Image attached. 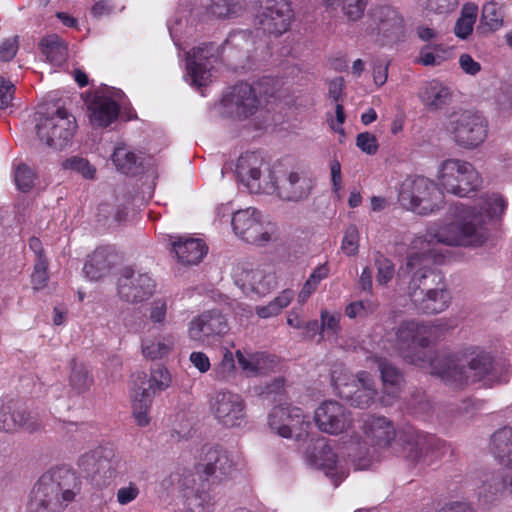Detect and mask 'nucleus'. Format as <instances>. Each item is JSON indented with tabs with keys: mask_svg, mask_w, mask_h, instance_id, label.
Segmentation results:
<instances>
[{
	"mask_svg": "<svg viewBox=\"0 0 512 512\" xmlns=\"http://www.w3.org/2000/svg\"><path fill=\"white\" fill-rule=\"evenodd\" d=\"M507 206V200L501 194H483L472 205L458 203L454 206L457 221L431 223L424 235L413 239L412 252L406 261V269L412 274L408 295L419 313L439 314L451 304L452 296L442 276L432 269L433 264H441L445 260V254L438 246L483 245L488 238L487 226L500 220Z\"/></svg>",
	"mask_w": 512,
	"mask_h": 512,
	"instance_id": "f257e3e1",
	"label": "nucleus"
},
{
	"mask_svg": "<svg viewBox=\"0 0 512 512\" xmlns=\"http://www.w3.org/2000/svg\"><path fill=\"white\" fill-rule=\"evenodd\" d=\"M449 328L441 319L404 320L395 332V348L406 362L429 369L431 375L438 376L454 389H462L476 382L487 387L508 382L510 365L505 361H494L490 353L479 347H467L451 354L426 350Z\"/></svg>",
	"mask_w": 512,
	"mask_h": 512,
	"instance_id": "f03ea898",
	"label": "nucleus"
},
{
	"mask_svg": "<svg viewBox=\"0 0 512 512\" xmlns=\"http://www.w3.org/2000/svg\"><path fill=\"white\" fill-rule=\"evenodd\" d=\"M362 432L366 443L381 449L392 448L413 463L429 464V454L434 453L436 439L415 430H408L396 440V429L391 420L384 416L366 415L362 421Z\"/></svg>",
	"mask_w": 512,
	"mask_h": 512,
	"instance_id": "7ed1b4c3",
	"label": "nucleus"
},
{
	"mask_svg": "<svg viewBox=\"0 0 512 512\" xmlns=\"http://www.w3.org/2000/svg\"><path fill=\"white\" fill-rule=\"evenodd\" d=\"M81 480L69 468L57 467L44 473L34 485L29 512H61L80 493Z\"/></svg>",
	"mask_w": 512,
	"mask_h": 512,
	"instance_id": "20e7f679",
	"label": "nucleus"
},
{
	"mask_svg": "<svg viewBox=\"0 0 512 512\" xmlns=\"http://www.w3.org/2000/svg\"><path fill=\"white\" fill-rule=\"evenodd\" d=\"M256 36L251 31L231 33L222 47L213 43H203L187 53V76L197 87L206 86L211 78L212 63L216 62L229 49H239L246 54L256 45Z\"/></svg>",
	"mask_w": 512,
	"mask_h": 512,
	"instance_id": "39448f33",
	"label": "nucleus"
},
{
	"mask_svg": "<svg viewBox=\"0 0 512 512\" xmlns=\"http://www.w3.org/2000/svg\"><path fill=\"white\" fill-rule=\"evenodd\" d=\"M439 188L446 193L464 198L481 188L482 177L474 165L466 160L450 158L441 162L437 172Z\"/></svg>",
	"mask_w": 512,
	"mask_h": 512,
	"instance_id": "423d86ee",
	"label": "nucleus"
},
{
	"mask_svg": "<svg viewBox=\"0 0 512 512\" xmlns=\"http://www.w3.org/2000/svg\"><path fill=\"white\" fill-rule=\"evenodd\" d=\"M445 130L458 146L474 149L485 141L488 123L478 112L457 110L447 116Z\"/></svg>",
	"mask_w": 512,
	"mask_h": 512,
	"instance_id": "0eeeda50",
	"label": "nucleus"
},
{
	"mask_svg": "<svg viewBox=\"0 0 512 512\" xmlns=\"http://www.w3.org/2000/svg\"><path fill=\"white\" fill-rule=\"evenodd\" d=\"M441 192L436 184L423 176H409L400 186L399 202L419 215H429L440 208Z\"/></svg>",
	"mask_w": 512,
	"mask_h": 512,
	"instance_id": "6e6552de",
	"label": "nucleus"
},
{
	"mask_svg": "<svg viewBox=\"0 0 512 512\" xmlns=\"http://www.w3.org/2000/svg\"><path fill=\"white\" fill-rule=\"evenodd\" d=\"M269 183L264 186V193L276 195L284 201L299 202L311 194L314 183L305 172L283 170L274 166L268 173Z\"/></svg>",
	"mask_w": 512,
	"mask_h": 512,
	"instance_id": "1a4fd4ad",
	"label": "nucleus"
},
{
	"mask_svg": "<svg viewBox=\"0 0 512 512\" xmlns=\"http://www.w3.org/2000/svg\"><path fill=\"white\" fill-rule=\"evenodd\" d=\"M331 381L338 395L357 408H369L378 394L375 382L367 371L350 376L345 370H333Z\"/></svg>",
	"mask_w": 512,
	"mask_h": 512,
	"instance_id": "9d476101",
	"label": "nucleus"
},
{
	"mask_svg": "<svg viewBox=\"0 0 512 512\" xmlns=\"http://www.w3.org/2000/svg\"><path fill=\"white\" fill-rule=\"evenodd\" d=\"M77 129L75 117L65 108H58L48 117H40L36 124L39 139L54 149L66 147Z\"/></svg>",
	"mask_w": 512,
	"mask_h": 512,
	"instance_id": "9b49d317",
	"label": "nucleus"
},
{
	"mask_svg": "<svg viewBox=\"0 0 512 512\" xmlns=\"http://www.w3.org/2000/svg\"><path fill=\"white\" fill-rule=\"evenodd\" d=\"M208 403L210 414L220 425L234 428L246 423V402L241 395L219 390L209 397Z\"/></svg>",
	"mask_w": 512,
	"mask_h": 512,
	"instance_id": "f8f14e48",
	"label": "nucleus"
},
{
	"mask_svg": "<svg viewBox=\"0 0 512 512\" xmlns=\"http://www.w3.org/2000/svg\"><path fill=\"white\" fill-rule=\"evenodd\" d=\"M269 427L283 438L301 439L311 426L309 417L298 407L276 406L268 416Z\"/></svg>",
	"mask_w": 512,
	"mask_h": 512,
	"instance_id": "ddd939ff",
	"label": "nucleus"
},
{
	"mask_svg": "<svg viewBox=\"0 0 512 512\" xmlns=\"http://www.w3.org/2000/svg\"><path fill=\"white\" fill-rule=\"evenodd\" d=\"M232 228L247 243L263 246L272 239V227L265 225L261 213L252 207L233 214Z\"/></svg>",
	"mask_w": 512,
	"mask_h": 512,
	"instance_id": "4468645a",
	"label": "nucleus"
},
{
	"mask_svg": "<svg viewBox=\"0 0 512 512\" xmlns=\"http://www.w3.org/2000/svg\"><path fill=\"white\" fill-rule=\"evenodd\" d=\"M260 107L255 88L247 83L233 86L221 100V112L225 117L244 120L254 115Z\"/></svg>",
	"mask_w": 512,
	"mask_h": 512,
	"instance_id": "2eb2a0df",
	"label": "nucleus"
},
{
	"mask_svg": "<svg viewBox=\"0 0 512 512\" xmlns=\"http://www.w3.org/2000/svg\"><path fill=\"white\" fill-rule=\"evenodd\" d=\"M260 7L259 29L275 36L290 30L295 17L290 0H260Z\"/></svg>",
	"mask_w": 512,
	"mask_h": 512,
	"instance_id": "dca6fc26",
	"label": "nucleus"
},
{
	"mask_svg": "<svg viewBox=\"0 0 512 512\" xmlns=\"http://www.w3.org/2000/svg\"><path fill=\"white\" fill-rule=\"evenodd\" d=\"M148 388H139L132 396L133 415L139 426L150 422L149 410L153 394L166 390L171 384V375L167 368L158 366L151 372Z\"/></svg>",
	"mask_w": 512,
	"mask_h": 512,
	"instance_id": "f3484780",
	"label": "nucleus"
},
{
	"mask_svg": "<svg viewBox=\"0 0 512 512\" xmlns=\"http://www.w3.org/2000/svg\"><path fill=\"white\" fill-rule=\"evenodd\" d=\"M236 472V462L229 452L222 447H209L204 450L203 462L196 466L199 479L215 483L224 482L233 477Z\"/></svg>",
	"mask_w": 512,
	"mask_h": 512,
	"instance_id": "a211bd4d",
	"label": "nucleus"
},
{
	"mask_svg": "<svg viewBox=\"0 0 512 512\" xmlns=\"http://www.w3.org/2000/svg\"><path fill=\"white\" fill-rule=\"evenodd\" d=\"M370 21L367 33L372 36H382L388 41H396L404 35V19L392 6L379 5L373 8L370 12Z\"/></svg>",
	"mask_w": 512,
	"mask_h": 512,
	"instance_id": "6ab92c4d",
	"label": "nucleus"
},
{
	"mask_svg": "<svg viewBox=\"0 0 512 512\" xmlns=\"http://www.w3.org/2000/svg\"><path fill=\"white\" fill-rule=\"evenodd\" d=\"M315 422L319 430L331 435H339L349 430L353 424L351 412L337 401H325L315 410Z\"/></svg>",
	"mask_w": 512,
	"mask_h": 512,
	"instance_id": "aec40b11",
	"label": "nucleus"
},
{
	"mask_svg": "<svg viewBox=\"0 0 512 512\" xmlns=\"http://www.w3.org/2000/svg\"><path fill=\"white\" fill-rule=\"evenodd\" d=\"M305 460L308 465L323 470L331 478L335 487L347 476L346 472L338 467L337 455L325 438H317L312 446H309Z\"/></svg>",
	"mask_w": 512,
	"mask_h": 512,
	"instance_id": "412c9836",
	"label": "nucleus"
},
{
	"mask_svg": "<svg viewBox=\"0 0 512 512\" xmlns=\"http://www.w3.org/2000/svg\"><path fill=\"white\" fill-rule=\"evenodd\" d=\"M155 282L148 273H141L125 267L118 279V293L126 302L138 303L150 298Z\"/></svg>",
	"mask_w": 512,
	"mask_h": 512,
	"instance_id": "4be33fe9",
	"label": "nucleus"
},
{
	"mask_svg": "<svg viewBox=\"0 0 512 512\" xmlns=\"http://www.w3.org/2000/svg\"><path fill=\"white\" fill-rule=\"evenodd\" d=\"M228 330L227 320L217 310H208L192 318L188 324L187 336L196 344H204L210 338L223 335Z\"/></svg>",
	"mask_w": 512,
	"mask_h": 512,
	"instance_id": "5701e85b",
	"label": "nucleus"
},
{
	"mask_svg": "<svg viewBox=\"0 0 512 512\" xmlns=\"http://www.w3.org/2000/svg\"><path fill=\"white\" fill-rule=\"evenodd\" d=\"M263 165V158L256 152H246L237 160V178L252 193H264V186L269 183L268 175L262 177Z\"/></svg>",
	"mask_w": 512,
	"mask_h": 512,
	"instance_id": "b1692460",
	"label": "nucleus"
},
{
	"mask_svg": "<svg viewBox=\"0 0 512 512\" xmlns=\"http://www.w3.org/2000/svg\"><path fill=\"white\" fill-rule=\"evenodd\" d=\"M240 368L249 377L267 375L278 366L276 356L266 352H248L237 350L235 353Z\"/></svg>",
	"mask_w": 512,
	"mask_h": 512,
	"instance_id": "393cba45",
	"label": "nucleus"
},
{
	"mask_svg": "<svg viewBox=\"0 0 512 512\" xmlns=\"http://www.w3.org/2000/svg\"><path fill=\"white\" fill-rule=\"evenodd\" d=\"M41 424L31 420L26 410L13 405H0V429L5 432H14L24 429L29 433L38 431Z\"/></svg>",
	"mask_w": 512,
	"mask_h": 512,
	"instance_id": "a878e982",
	"label": "nucleus"
},
{
	"mask_svg": "<svg viewBox=\"0 0 512 512\" xmlns=\"http://www.w3.org/2000/svg\"><path fill=\"white\" fill-rule=\"evenodd\" d=\"M418 98L428 111L434 112L449 104L452 91L443 82L433 79L422 84L418 91Z\"/></svg>",
	"mask_w": 512,
	"mask_h": 512,
	"instance_id": "bb28decb",
	"label": "nucleus"
},
{
	"mask_svg": "<svg viewBox=\"0 0 512 512\" xmlns=\"http://www.w3.org/2000/svg\"><path fill=\"white\" fill-rule=\"evenodd\" d=\"M378 365L383 386L382 403L391 405L401 391L403 384L402 373L386 359L375 358Z\"/></svg>",
	"mask_w": 512,
	"mask_h": 512,
	"instance_id": "cd10ccee",
	"label": "nucleus"
},
{
	"mask_svg": "<svg viewBox=\"0 0 512 512\" xmlns=\"http://www.w3.org/2000/svg\"><path fill=\"white\" fill-rule=\"evenodd\" d=\"M172 252L184 265L198 264L208 251L205 242L198 238L179 237L172 242Z\"/></svg>",
	"mask_w": 512,
	"mask_h": 512,
	"instance_id": "c85d7f7f",
	"label": "nucleus"
},
{
	"mask_svg": "<svg viewBox=\"0 0 512 512\" xmlns=\"http://www.w3.org/2000/svg\"><path fill=\"white\" fill-rule=\"evenodd\" d=\"M117 255L110 247L96 249L84 264L83 271L90 280H99L115 265Z\"/></svg>",
	"mask_w": 512,
	"mask_h": 512,
	"instance_id": "c756f323",
	"label": "nucleus"
},
{
	"mask_svg": "<svg viewBox=\"0 0 512 512\" xmlns=\"http://www.w3.org/2000/svg\"><path fill=\"white\" fill-rule=\"evenodd\" d=\"M239 281H242L243 288L248 286L251 291L258 295H266L277 284L275 273L271 267H258L243 271Z\"/></svg>",
	"mask_w": 512,
	"mask_h": 512,
	"instance_id": "7c9ffc66",
	"label": "nucleus"
},
{
	"mask_svg": "<svg viewBox=\"0 0 512 512\" xmlns=\"http://www.w3.org/2000/svg\"><path fill=\"white\" fill-rule=\"evenodd\" d=\"M489 452L503 466H512V427L504 426L490 437Z\"/></svg>",
	"mask_w": 512,
	"mask_h": 512,
	"instance_id": "2f4dec72",
	"label": "nucleus"
},
{
	"mask_svg": "<svg viewBox=\"0 0 512 512\" xmlns=\"http://www.w3.org/2000/svg\"><path fill=\"white\" fill-rule=\"evenodd\" d=\"M142 353L145 358L158 360L167 357L175 347V336L172 333L159 334L142 341Z\"/></svg>",
	"mask_w": 512,
	"mask_h": 512,
	"instance_id": "473e14b6",
	"label": "nucleus"
},
{
	"mask_svg": "<svg viewBox=\"0 0 512 512\" xmlns=\"http://www.w3.org/2000/svg\"><path fill=\"white\" fill-rule=\"evenodd\" d=\"M90 122L93 126L107 127L118 116V104L108 97L96 99L91 107Z\"/></svg>",
	"mask_w": 512,
	"mask_h": 512,
	"instance_id": "72a5a7b5",
	"label": "nucleus"
},
{
	"mask_svg": "<svg viewBox=\"0 0 512 512\" xmlns=\"http://www.w3.org/2000/svg\"><path fill=\"white\" fill-rule=\"evenodd\" d=\"M201 484L194 494L187 498V504L192 512H213L216 505V496L211 492L212 482L200 479Z\"/></svg>",
	"mask_w": 512,
	"mask_h": 512,
	"instance_id": "f704fd0d",
	"label": "nucleus"
},
{
	"mask_svg": "<svg viewBox=\"0 0 512 512\" xmlns=\"http://www.w3.org/2000/svg\"><path fill=\"white\" fill-rule=\"evenodd\" d=\"M42 53L53 65L60 66L66 61L68 49L65 42L57 35H48L40 42Z\"/></svg>",
	"mask_w": 512,
	"mask_h": 512,
	"instance_id": "c9c22d12",
	"label": "nucleus"
},
{
	"mask_svg": "<svg viewBox=\"0 0 512 512\" xmlns=\"http://www.w3.org/2000/svg\"><path fill=\"white\" fill-rule=\"evenodd\" d=\"M112 161L118 171L127 175L135 174L139 165V157L124 144L114 149Z\"/></svg>",
	"mask_w": 512,
	"mask_h": 512,
	"instance_id": "e433bc0d",
	"label": "nucleus"
},
{
	"mask_svg": "<svg viewBox=\"0 0 512 512\" xmlns=\"http://www.w3.org/2000/svg\"><path fill=\"white\" fill-rule=\"evenodd\" d=\"M477 15L478 6L474 3H466L455 23L454 34L460 39H466L473 31Z\"/></svg>",
	"mask_w": 512,
	"mask_h": 512,
	"instance_id": "4c0bfd02",
	"label": "nucleus"
},
{
	"mask_svg": "<svg viewBox=\"0 0 512 512\" xmlns=\"http://www.w3.org/2000/svg\"><path fill=\"white\" fill-rule=\"evenodd\" d=\"M93 383L90 371L83 363L72 361L69 384L73 391L78 394L88 391Z\"/></svg>",
	"mask_w": 512,
	"mask_h": 512,
	"instance_id": "58836bf2",
	"label": "nucleus"
},
{
	"mask_svg": "<svg viewBox=\"0 0 512 512\" xmlns=\"http://www.w3.org/2000/svg\"><path fill=\"white\" fill-rule=\"evenodd\" d=\"M294 291L292 289H284L276 298L270 301L267 305L257 306L255 309L256 314L260 318H270L277 316L281 311L286 308L294 298Z\"/></svg>",
	"mask_w": 512,
	"mask_h": 512,
	"instance_id": "ea45409f",
	"label": "nucleus"
},
{
	"mask_svg": "<svg viewBox=\"0 0 512 512\" xmlns=\"http://www.w3.org/2000/svg\"><path fill=\"white\" fill-rule=\"evenodd\" d=\"M243 0H207L206 8L209 14L217 18H228L236 15L242 9Z\"/></svg>",
	"mask_w": 512,
	"mask_h": 512,
	"instance_id": "a19ab883",
	"label": "nucleus"
},
{
	"mask_svg": "<svg viewBox=\"0 0 512 512\" xmlns=\"http://www.w3.org/2000/svg\"><path fill=\"white\" fill-rule=\"evenodd\" d=\"M481 25L489 32L497 31L503 26V12L498 3L490 1L483 6Z\"/></svg>",
	"mask_w": 512,
	"mask_h": 512,
	"instance_id": "79ce46f5",
	"label": "nucleus"
},
{
	"mask_svg": "<svg viewBox=\"0 0 512 512\" xmlns=\"http://www.w3.org/2000/svg\"><path fill=\"white\" fill-rule=\"evenodd\" d=\"M481 482V486L478 487L479 500L484 504H491L495 502L503 491L502 480L499 482L494 475L484 474Z\"/></svg>",
	"mask_w": 512,
	"mask_h": 512,
	"instance_id": "37998d69",
	"label": "nucleus"
},
{
	"mask_svg": "<svg viewBox=\"0 0 512 512\" xmlns=\"http://www.w3.org/2000/svg\"><path fill=\"white\" fill-rule=\"evenodd\" d=\"M329 275V267L326 263L317 266L310 274L306 282L303 284L301 291L298 294V301L305 303L308 298L316 291L318 285L322 280Z\"/></svg>",
	"mask_w": 512,
	"mask_h": 512,
	"instance_id": "c03bdc74",
	"label": "nucleus"
},
{
	"mask_svg": "<svg viewBox=\"0 0 512 512\" xmlns=\"http://www.w3.org/2000/svg\"><path fill=\"white\" fill-rule=\"evenodd\" d=\"M64 170H70L80 174L85 179H93L95 177V167L85 158L72 156L62 162Z\"/></svg>",
	"mask_w": 512,
	"mask_h": 512,
	"instance_id": "a18cd8bd",
	"label": "nucleus"
},
{
	"mask_svg": "<svg viewBox=\"0 0 512 512\" xmlns=\"http://www.w3.org/2000/svg\"><path fill=\"white\" fill-rule=\"evenodd\" d=\"M320 320L321 333L335 338L339 336L341 332L340 312H329L327 309H322L320 312Z\"/></svg>",
	"mask_w": 512,
	"mask_h": 512,
	"instance_id": "49530a36",
	"label": "nucleus"
},
{
	"mask_svg": "<svg viewBox=\"0 0 512 512\" xmlns=\"http://www.w3.org/2000/svg\"><path fill=\"white\" fill-rule=\"evenodd\" d=\"M235 371L234 355L231 351L225 350L221 361L214 366L212 377L214 380L224 382L227 381Z\"/></svg>",
	"mask_w": 512,
	"mask_h": 512,
	"instance_id": "de8ad7c7",
	"label": "nucleus"
},
{
	"mask_svg": "<svg viewBox=\"0 0 512 512\" xmlns=\"http://www.w3.org/2000/svg\"><path fill=\"white\" fill-rule=\"evenodd\" d=\"M36 180V174L26 164H20L17 166L14 172V181L17 188L22 192L30 191Z\"/></svg>",
	"mask_w": 512,
	"mask_h": 512,
	"instance_id": "09e8293b",
	"label": "nucleus"
},
{
	"mask_svg": "<svg viewBox=\"0 0 512 512\" xmlns=\"http://www.w3.org/2000/svg\"><path fill=\"white\" fill-rule=\"evenodd\" d=\"M343 14L350 21H358L364 15L368 0H341Z\"/></svg>",
	"mask_w": 512,
	"mask_h": 512,
	"instance_id": "8fccbe9b",
	"label": "nucleus"
},
{
	"mask_svg": "<svg viewBox=\"0 0 512 512\" xmlns=\"http://www.w3.org/2000/svg\"><path fill=\"white\" fill-rule=\"evenodd\" d=\"M48 262L46 258L36 259L34 269L31 274V282L34 290L43 289L48 281Z\"/></svg>",
	"mask_w": 512,
	"mask_h": 512,
	"instance_id": "3c124183",
	"label": "nucleus"
},
{
	"mask_svg": "<svg viewBox=\"0 0 512 512\" xmlns=\"http://www.w3.org/2000/svg\"><path fill=\"white\" fill-rule=\"evenodd\" d=\"M375 265L377 267L376 280L379 284H387L394 276V266L392 262L381 254L375 258Z\"/></svg>",
	"mask_w": 512,
	"mask_h": 512,
	"instance_id": "603ef678",
	"label": "nucleus"
},
{
	"mask_svg": "<svg viewBox=\"0 0 512 512\" xmlns=\"http://www.w3.org/2000/svg\"><path fill=\"white\" fill-rule=\"evenodd\" d=\"M359 247V231L355 225H350L347 227L343 240L341 249L342 251L348 255H356L358 253Z\"/></svg>",
	"mask_w": 512,
	"mask_h": 512,
	"instance_id": "864d4df0",
	"label": "nucleus"
},
{
	"mask_svg": "<svg viewBox=\"0 0 512 512\" xmlns=\"http://www.w3.org/2000/svg\"><path fill=\"white\" fill-rule=\"evenodd\" d=\"M376 307L372 301L368 300L351 302L345 308V315L350 319L366 316L369 313H373Z\"/></svg>",
	"mask_w": 512,
	"mask_h": 512,
	"instance_id": "5fc2aeb1",
	"label": "nucleus"
},
{
	"mask_svg": "<svg viewBox=\"0 0 512 512\" xmlns=\"http://www.w3.org/2000/svg\"><path fill=\"white\" fill-rule=\"evenodd\" d=\"M356 146L368 155H375L379 148L377 138L369 132H363L357 135Z\"/></svg>",
	"mask_w": 512,
	"mask_h": 512,
	"instance_id": "6e6d98bb",
	"label": "nucleus"
},
{
	"mask_svg": "<svg viewBox=\"0 0 512 512\" xmlns=\"http://www.w3.org/2000/svg\"><path fill=\"white\" fill-rule=\"evenodd\" d=\"M167 315V303L163 299L154 300L149 308V319L154 324H162Z\"/></svg>",
	"mask_w": 512,
	"mask_h": 512,
	"instance_id": "4d7b16f0",
	"label": "nucleus"
},
{
	"mask_svg": "<svg viewBox=\"0 0 512 512\" xmlns=\"http://www.w3.org/2000/svg\"><path fill=\"white\" fill-rule=\"evenodd\" d=\"M440 47H441V45H434V46L426 45V46L422 47L419 52V56L416 59V62L423 66L439 65L441 63V57L438 55H435L431 49L432 48L439 49Z\"/></svg>",
	"mask_w": 512,
	"mask_h": 512,
	"instance_id": "13d9d810",
	"label": "nucleus"
},
{
	"mask_svg": "<svg viewBox=\"0 0 512 512\" xmlns=\"http://www.w3.org/2000/svg\"><path fill=\"white\" fill-rule=\"evenodd\" d=\"M458 0H426L425 9L434 13L444 14L453 11Z\"/></svg>",
	"mask_w": 512,
	"mask_h": 512,
	"instance_id": "bf43d9fd",
	"label": "nucleus"
},
{
	"mask_svg": "<svg viewBox=\"0 0 512 512\" xmlns=\"http://www.w3.org/2000/svg\"><path fill=\"white\" fill-rule=\"evenodd\" d=\"M346 115L344 112V107L342 104L337 103L335 107V117L327 115V121L329 123L330 128L335 132L340 134L342 137H345V131L343 128V124L345 122Z\"/></svg>",
	"mask_w": 512,
	"mask_h": 512,
	"instance_id": "052dcab7",
	"label": "nucleus"
},
{
	"mask_svg": "<svg viewBox=\"0 0 512 512\" xmlns=\"http://www.w3.org/2000/svg\"><path fill=\"white\" fill-rule=\"evenodd\" d=\"M18 37L8 38L0 45V60L3 62L11 61L18 51Z\"/></svg>",
	"mask_w": 512,
	"mask_h": 512,
	"instance_id": "680f3d73",
	"label": "nucleus"
},
{
	"mask_svg": "<svg viewBox=\"0 0 512 512\" xmlns=\"http://www.w3.org/2000/svg\"><path fill=\"white\" fill-rule=\"evenodd\" d=\"M189 361L199 373H207L211 369L210 359L202 351H193L189 356Z\"/></svg>",
	"mask_w": 512,
	"mask_h": 512,
	"instance_id": "e2e57ef3",
	"label": "nucleus"
},
{
	"mask_svg": "<svg viewBox=\"0 0 512 512\" xmlns=\"http://www.w3.org/2000/svg\"><path fill=\"white\" fill-rule=\"evenodd\" d=\"M139 495V488L134 483L121 487L116 494L117 501L121 505H127L134 501Z\"/></svg>",
	"mask_w": 512,
	"mask_h": 512,
	"instance_id": "0e129e2a",
	"label": "nucleus"
},
{
	"mask_svg": "<svg viewBox=\"0 0 512 512\" xmlns=\"http://www.w3.org/2000/svg\"><path fill=\"white\" fill-rule=\"evenodd\" d=\"M459 66L465 74L475 76L481 71V65L475 61L470 54L464 53L459 56Z\"/></svg>",
	"mask_w": 512,
	"mask_h": 512,
	"instance_id": "69168bd1",
	"label": "nucleus"
},
{
	"mask_svg": "<svg viewBox=\"0 0 512 512\" xmlns=\"http://www.w3.org/2000/svg\"><path fill=\"white\" fill-rule=\"evenodd\" d=\"M14 85L0 77V109L6 108L13 99Z\"/></svg>",
	"mask_w": 512,
	"mask_h": 512,
	"instance_id": "338daca9",
	"label": "nucleus"
},
{
	"mask_svg": "<svg viewBox=\"0 0 512 512\" xmlns=\"http://www.w3.org/2000/svg\"><path fill=\"white\" fill-rule=\"evenodd\" d=\"M330 172L333 192L339 195L342 189L341 164L337 159L330 161Z\"/></svg>",
	"mask_w": 512,
	"mask_h": 512,
	"instance_id": "774afa93",
	"label": "nucleus"
}]
</instances>
